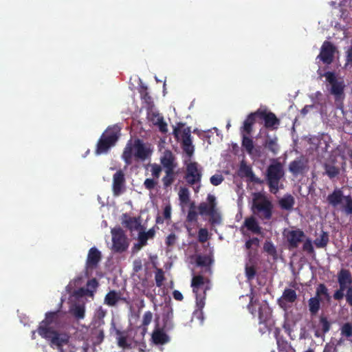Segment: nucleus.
Instances as JSON below:
<instances>
[{
    "label": "nucleus",
    "instance_id": "f257e3e1",
    "mask_svg": "<svg viewBox=\"0 0 352 352\" xmlns=\"http://www.w3.org/2000/svg\"><path fill=\"white\" fill-rule=\"evenodd\" d=\"M61 324L62 313L60 311H49L37 329L38 335L49 341L50 346L58 351H63V347L68 344L70 338L67 333L58 331Z\"/></svg>",
    "mask_w": 352,
    "mask_h": 352
},
{
    "label": "nucleus",
    "instance_id": "f03ea898",
    "mask_svg": "<svg viewBox=\"0 0 352 352\" xmlns=\"http://www.w3.org/2000/svg\"><path fill=\"white\" fill-rule=\"evenodd\" d=\"M152 153L151 145L137 138L126 142L121 157L125 164L129 166L133 162V158L138 162H144L151 157Z\"/></svg>",
    "mask_w": 352,
    "mask_h": 352
},
{
    "label": "nucleus",
    "instance_id": "7ed1b4c3",
    "mask_svg": "<svg viewBox=\"0 0 352 352\" xmlns=\"http://www.w3.org/2000/svg\"><path fill=\"white\" fill-rule=\"evenodd\" d=\"M207 201L201 202L196 206L195 201L190 203L187 220H197L198 215L208 217L209 220H221V214L217 206L216 197L208 195Z\"/></svg>",
    "mask_w": 352,
    "mask_h": 352
},
{
    "label": "nucleus",
    "instance_id": "20e7f679",
    "mask_svg": "<svg viewBox=\"0 0 352 352\" xmlns=\"http://www.w3.org/2000/svg\"><path fill=\"white\" fill-rule=\"evenodd\" d=\"M339 288L333 295L335 300L345 298L346 303L352 307V274L349 270L342 268L337 274Z\"/></svg>",
    "mask_w": 352,
    "mask_h": 352
},
{
    "label": "nucleus",
    "instance_id": "39448f33",
    "mask_svg": "<svg viewBox=\"0 0 352 352\" xmlns=\"http://www.w3.org/2000/svg\"><path fill=\"white\" fill-rule=\"evenodd\" d=\"M121 135V127L118 124L109 126L102 133L96 144L95 153L97 155L107 154L118 141Z\"/></svg>",
    "mask_w": 352,
    "mask_h": 352
},
{
    "label": "nucleus",
    "instance_id": "423d86ee",
    "mask_svg": "<svg viewBox=\"0 0 352 352\" xmlns=\"http://www.w3.org/2000/svg\"><path fill=\"white\" fill-rule=\"evenodd\" d=\"M285 176V171L283 164L279 162H275L268 166L265 173V180L269 190L272 194H276L283 184L280 183Z\"/></svg>",
    "mask_w": 352,
    "mask_h": 352
},
{
    "label": "nucleus",
    "instance_id": "0eeeda50",
    "mask_svg": "<svg viewBox=\"0 0 352 352\" xmlns=\"http://www.w3.org/2000/svg\"><path fill=\"white\" fill-rule=\"evenodd\" d=\"M252 208L254 214L261 219L270 220L272 216L273 204L265 193H253Z\"/></svg>",
    "mask_w": 352,
    "mask_h": 352
},
{
    "label": "nucleus",
    "instance_id": "6e6552de",
    "mask_svg": "<svg viewBox=\"0 0 352 352\" xmlns=\"http://www.w3.org/2000/svg\"><path fill=\"white\" fill-rule=\"evenodd\" d=\"M191 287L193 292L195 294L197 307L198 309L200 310L199 314H202L201 310L205 305L206 291L209 289L205 284L204 276L201 275L193 276Z\"/></svg>",
    "mask_w": 352,
    "mask_h": 352
},
{
    "label": "nucleus",
    "instance_id": "1a4fd4ad",
    "mask_svg": "<svg viewBox=\"0 0 352 352\" xmlns=\"http://www.w3.org/2000/svg\"><path fill=\"white\" fill-rule=\"evenodd\" d=\"M111 232L112 234V251L115 253L125 252L129 248V243L124 231L120 228H114Z\"/></svg>",
    "mask_w": 352,
    "mask_h": 352
},
{
    "label": "nucleus",
    "instance_id": "9d476101",
    "mask_svg": "<svg viewBox=\"0 0 352 352\" xmlns=\"http://www.w3.org/2000/svg\"><path fill=\"white\" fill-rule=\"evenodd\" d=\"M320 76H325L327 81L331 84L330 93L334 96L336 101L342 100L344 98V81H338L335 73L327 72L324 74H320Z\"/></svg>",
    "mask_w": 352,
    "mask_h": 352
},
{
    "label": "nucleus",
    "instance_id": "9b49d317",
    "mask_svg": "<svg viewBox=\"0 0 352 352\" xmlns=\"http://www.w3.org/2000/svg\"><path fill=\"white\" fill-rule=\"evenodd\" d=\"M173 133L175 138L179 140V135L182 140V148L188 157H191L194 153V146L192 142V137L190 135V128H184L182 131L180 129L175 128Z\"/></svg>",
    "mask_w": 352,
    "mask_h": 352
},
{
    "label": "nucleus",
    "instance_id": "f8f14e48",
    "mask_svg": "<svg viewBox=\"0 0 352 352\" xmlns=\"http://www.w3.org/2000/svg\"><path fill=\"white\" fill-rule=\"evenodd\" d=\"M336 52V46L331 42L325 41L321 46L320 52L316 57V60H319L325 65H331L333 61Z\"/></svg>",
    "mask_w": 352,
    "mask_h": 352
},
{
    "label": "nucleus",
    "instance_id": "ddd939ff",
    "mask_svg": "<svg viewBox=\"0 0 352 352\" xmlns=\"http://www.w3.org/2000/svg\"><path fill=\"white\" fill-rule=\"evenodd\" d=\"M201 176V170L198 168V164L197 162H190L187 164L184 179L189 185L192 186L200 183Z\"/></svg>",
    "mask_w": 352,
    "mask_h": 352
},
{
    "label": "nucleus",
    "instance_id": "4468645a",
    "mask_svg": "<svg viewBox=\"0 0 352 352\" xmlns=\"http://www.w3.org/2000/svg\"><path fill=\"white\" fill-rule=\"evenodd\" d=\"M102 260V253L96 247L89 249L86 260L85 267L87 271L95 270Z\"/></svg>",
    "mask_w": 352,
    "mask_h": 352
},
{
    "label": "nucleus",
    "instance_id": "2eb2a0df",
    "mask_svg": "<svg viewBox=\"0 0 352 352\" xmlns=\"http://www.w3.org/2000/svg\"><path fill=\"white\" fill-rule=\"evenodd\" d=\"M155 229L151 228L148 231H146V228L142 231L139 232L138 234V243H135L133 247V252H138L141 250L144 246L147 245V241L149 239H152L155 237Z\"/></svg>",
    "mask_w": 352,
    "mask_h": 352
},
{
    "label": "nucleus",
    "instance_id": "dca6fc26",
    "mask_svg": "<svg viewBox=\"0 0 352 352\" xmlns=\"http://www.w3.org/2000/svg\"><path fill=\"white\" fill-rule=\"evenodd\" d=\"M296 300V292L291 288H285L277 302L280 308L287 310L289 307V304H293Z\"/></svg>",
    "mask_w": 352,
    "mask_h": 352
},
{
    "label": "nucleus",
    "instance_id": "f3484780",
    "mask_svg": "<svg viewBox=\"0 0 352 352\" xmlns=\"http://www.w3.org/2000/svg\"><path fill=\"white\" fill-rule=\"evenodd\" d=\"M124 173L122 170H119L113 175L112 190L114 196H119L124 192Z\"/></svg>",
    "mask_w": 352,
    "mask_h": 352
},
{
    "label": "nucleus",
    "instance_id": "a211bd4d",
    "mask_svg": "<svg viewBox=\"0 0 352 352\" xmlns=\"http://www.w3.org/2000/svg\"><path fill=\"white\" fill-rule=\"evenodd\" d=\"M307 170V162L302 158H297L289 164V170L294 176L303 175Z\"/></svg>",
    "mask_w": 352,
    "mask_h": 352
},
{
    "label": "nucleus",
    "instance_id": "6ab92c4d",
    "mask_svg": "<svg viewBox=\"0 0 352 352\" xmlns=\"http://www.w3.org/2000/svg\"><path fill=\"white\" fill-rule=\"evenodd\" d=\"M160 163L164 170L175 169L177 166L176 157L170 150H165L164 151L163 155L160 157Z\"/></svg>",
    "mask_w": 352,
    "mask_h": 352
},
{
    "label": "nucleus",
    "instance_id": "aec40b11",
    "mask_svg": "<svg viewBox=\"0 0 352 352\" xmlns=\"http://www.w3.org/2000/svg\"><path fill=\"white\" fill-rule=\"evenodd\" d=\"M344 197L342 188H336L331 193L328 195L327 201L329 206L337 208L341 205Z\"/></svg>",
    "mask_w": 352,
    "mask_h": 352
},
{
    "label": "nucleus",
    "instance_id": "412c9836",
    "mask_svg": "<svg viewBox=\"0 0 352 352\" xmlns=\"http://www.w3.org/2000/svg\"><path fill=\"white\" fill-rule=\"evenodd\" d=\"M166 331L163 327H155L153 330L151 339L153 342L156 345H163L168 343L170 340L168 336L164 332Z\"/></svg>",
    "mask_w": 352,
    "mask_h": 352
},
{
    "label": "nucleus",
    "instance_id": "4be33fe9",
    "mask_svg": "<svg viewBox=\"0 0 352 352\" xmlns=\"http://www.w3.org/2000/svg\"><path fill=\"white\" fill-rule=\"evenodd\" d=\"M258 117L263 120L265 122V126L266 128H277L280 124V120L272 112L260 111L258 112Z\"/></svg>",
    "mask_w": 352,
    "mask_h": 352
},
{
    "label": "nucleus",
    "instance_id": "5701e85b",
    "mask_svg": "<svg viewBox=\"0 0 352 352\" xmlns=\"http://www.w3.org/2000/svg\"><path fill=\"white\" fill-rule=\"evenodd\" d=\"M305 234L300 230H292L287 235V241L290 248H296L302 241Z\"/></svg>",
    "mask_w": 352,
    "mask_h": 352
},
{
    "label": "nucleus",
    "instance_id": "b1692460",
    "mask_svg": "<svg viewBox=\"0 0 352 352\" xmlns=\"http://www.w3.org/2000/svg\"><path fill=\"white\" fill-rule=\"evenodd\" d=\"M173 311L172 307L169 306L164 307L162 313L163 329L169 331L173 328Z\"/></svg>",
    "mask_w": 352,
    "mask_h": 352
},
{
    "label": "nucleus",
    "instance_id": "393cba45",
    "mask_svg": "<svg viewBox=\"0 0 352 352\" xmlns=\"http://www.w3.org/2000/svg\"><path fill=\"white\" fill-rule=\"evenodd\" d=\"M148 118L149 120L154 124L158 126L159 130L162 133H166L168 131L167 124L164 122L163 116L160 113L152 112L148 113Z\"/></svg>",
    "mask_w": 352,
    "mask_h": 352
},
{
    "label": "nucleus",
    "instance_id": "a878e982",
    "mask_svg": "<svg viewBox=\"0 0 352 352\" xmlns=\"http://www.w3.org/2000/svg\"><path fill=\"white\" fill-rule=\"evenodd\" d=\"M120 300L125 301L126 299L121 297V294L120 292H117L115 290H111L106 294L104 302V304L108 306L114 307Z\"/></svg>",
    "mask_w": 352,
    "mask_h": 352
},
{
    "label": "nucleus",
    "instance_id": "bb28decb",
    "mask_svg": "<svg viewBox=\"0 0 352 352\" xmlns=\"http://www.w3.org/2000/svg\"><path fill=\"white\" fill-rule=\"evenodd\" d=\"M295 204L294 197L290 194L285 195L278 201V205L281 209L290 211L293 209Z\"/></svg>",
    "mask_w": 352,
    "mask_h": 352
},
{
    "label": "nucleus",
    "instance_id": "cd10ccee",
    "mask_svg": "<svg viewBox=\"0 0 352 352\" xmlns=\"http://www.w3.org/2000/svg\"><path fill=\"white\" fill-rule=\"evenodd\" d=\"M122 223L123 226L131 231L132 236H134L135 233L138 235L139 232L145 228V227L141 224V221H122Z\"/></svg>",
    "mask_w": 352,
    "mask_h": 352
},
{
    "label": "nucleus",
    "instance_id": "c85d7f7f",
    "mask_svg": "<svg viewBox=\"0 0 352 352\" xmlns=\"http://www.w3.org/2000/svg\"><path fill=\"white\" fill-rule=\"evenodd\" d=\"M179 200L180 201L181 206L184 208L187 204L191 203L190 201V192L187 188L181 187L179 192Z\"/></svg>",
    "mask_w": 352,
    "mask_h": 352
},
{
    "label": "nucleus",
    "instance_id": "c756f323",
    "mask_svg": "<svg viewBox=\"0 0 352 352\" xmlns=\"http://www.w3.org/2000/svg\"><path fill=\"white\" fill-rule=\"evenodd\" d=\"M117 336L118 345L122 349L131 347V344L127 342V335L126 332L121 331L119 329L116 330Z\"/></svg>",
    "mask_w": 352,
    "mask_h": 352
},
{
    "label": "nucleus",
    "instance_id": "7c9ffc66",
    "mask_svg": "<svg viewBox=\"0 0 352 352\" xmlns=\"http://www.w3.org/2000/svg\"><path fill=\"white\" fill-rule=\"evenodd\" d=\"M341 211L346 214L351 215L352 214V197L351 195L345 196L343 199L342 203L340 205Z\"/></svg>",
    "mask_w": 352,
    "mask_h": 352
},
{
    "label": "nucleus",
    "instance_id": "2f4dec72",
    "mask_svg": "<svg viewBox=\"0 0 352 352\" xmlns=\"http://www.w3.org/2000/svg\"><path fill=\"white\" fill-rule=\"evenodd\" d=\"M165 170V176L162 178V182L165 188L170 186L175 179L176 173L175 169H168Z\"/></svg>",
    "mask_w": 352,
    "mask_h": 352
},
{
    "label": "nucleus",
    "instance_id": "473e14b6",
    "mask_svg": "<svg viewBox=\"0 0 352 352\" xmlns=\"http://www.w3.org/2000/svg\"><path fill=\"white\" fill-rule=\"evenodd\" d=\"M324 173L329 179H332L340 174V168L334 165L325 163L323 165Z\"/></svg>",
    "mask_w": 352,
    "mask_h": 352
},
{
    "label": "nucleus",
    "instance_id": "72a5a7b5",
    "mask_svg": "<svg viewBox=\"0 0 352 352\" xmlns=\"http://www.w3.org/2000/svg\"><path fill=\"white\" fill-rule=\"evenodd\" d=\"M248 135H242V147L246 151L249 155H252L254 151V142L253 140L248 136Z\"/></svg>",
    "mask_w": 352,
    "mask_h": 352
},
{
    "label": "nucleus",
    "instance_id": "f704fd0d",
    "mask_svg": "<svg viewBox=\"0 0 352 352\" xmlns=\"http://www.w3.org/2000/svg\"><path fill=\"white\" fill-rule=\"evenodd\" d=\"M264 146L270 151L274 155L277 154L279 151V146L277 144V138H269L265 140Z\"/></svg>",
    "mask_w": 352,
    "mask_h": 352
},
{
    "label": "nucleus",
    "instance_id": "c9c22d12",
    "mask_svg": "<svg viewBox=\"0 0 352 352\" xmlns=\"http://www.w3.org/2000/svg\"><path fill=\"white\" fill-rule=\"evenodd\" d=\"M309 309L312 316L316 315L320 307V299L318 297L311 298L309 300Z\"/></svg>",
    "mask_w": 352,
    "mask_h": 352
},
{
    "label": "nucleus",
    "instance_id": "e433bc0d",
    "mask_svg": "<svg viewBox=\"0 0 352 352\" xmlns=\"http://www.w3.org/2000/svg\"><path fill=\"white\" fill-rule=\"evenodd\" d=\"M245 274L248 280H252L255 278L256 274V265H250L249 263H247L245 267Z\"/></svg>",
    "mask_w": 352,
    "mask_h": 352
},
{
    "label": "nucleus",
    "instance_id": "4c0bfd02",
    "mask_svg": "<svg viewBox=\"0 0 352 352\" xmlns=\"http://www.w3.org/2000/svg\"><path fill=\"white\" fill-rule=\"evenodd\" d=\"M329 242V235L327 232H323L320 237L314 240V244L318 248H323L327 246Z\"/></svg>",
    "mask_w": 352,
    "mask_h": 352
},
{
    "label": "nucleus",
    "instance_id": "58836bf2",
    "mask_svg": "<svg viewBox=\"0 0 352 352\" xmlns=\"http://www.w3.org/2000/svg\"><path fill=\"white\" fill-rule=\"evenodd\" d=\"M319 326L321 327L322 333L325 334L329 332L331 329V322L326 316H321L320 317Z\"/></svg>",
    "mask_w": 352,
    "mask_h": 352
},
{
    "label": "nucleus",
    "instance_id": "ea45409f",
    "mask_svg": "<svg viewBox=\"0 0 352 352\" xmlns=\"http://www.w3.org/2000/svg\"><path fill=\"white\" fill-rule=\"evenodd\" d=\"M98 286V282L96 278H94L89 280L87 283V292L86 294L89 296H93L94 292H96Z\"/></svg>",
    "mask_w": 352,
    "mask_h": 352
},
{
    "label": "nucleus",
    "instance_id": "a19ab883",
    "mask_svg": "<svg viewBox=\"0 0 352 352\" xmlns=\"http://www.w3.org/2000/svg\"><path fill=\"white\" fill-rule=\"evenodd\" d=\"M340 334L346 338L352 337V323L346 322L343 324L340 328Z\"/></svg>",
    "mask_w": 352,
    "mask_h": 352
},
{
    "label": "nucleus",
    "instance_id": "79ce46f5",
    "mask_svg": "<svg viewBox=\"0 0 352 352\" xmlns=\"http://www.w3.org/2000/svg\"><path fill=\"white\" fill-rule=\"evenodd\" d=\"M245 226L250 231L256 234H261V228L258 221H244Z\"/></svg>",
    "mask_w": 352,
    "mask_h": 352
},
{
    "label": "nucleus",
    "instance_id": "37998d69",
    "mask_svg": "<svg viewBox=\"0 0 352 352\" xmlns=\"http://www.w3.org/2000/svg\"><path fill=\"white\" fill-rule=\"evenodd\" d=\"M73 314L78 319H82L85 317V309L84 305H76L73 309Z\"/></svg>",
    "mask_w": 352,
    "mask_h": 352
},
{
    "label": "nucleus",
    "instance_id": "c03bdc74",
    "mask_svg": "<svg viewBox=\"0 0 352 352\" xmlns=\"http://www.w3.org/2000/svg\"><path fill=\"white\" fill-rule=\"evenodd\" d=\"M196 263L199 266L206 267L211 264L212 260L210 257L206 256H198L196 259Z\"/></svg>",
    "mask_w": 352,
    "mask_h": 352
},
{
    "label": "nucleus",
    "instance_id": "a18cd8bd",
    "mask_svg": "<svg viewBox=\"0 0 352 352\" xmlns=\"http://www.w3.org/2000/svg\"><path fill=\"white\" fill-rule=\"evenodd\" d=\"M164 279L165 277L163 270L162 269H157L155 276V280L157 287H162Z\"/></svg>",
    "mask_w": 352,
    "mask_h": 352
},
{
    "label": "nucleus",
    "instance_id": "49530a36",
    "mask_svg": "<svg viewBox=\"0 0 352 352\" xmlns=\"http://www.w3.org/2000/svg\"><path fill=\"white\" fill-rule=\"evenodd\" d=\"M317 296H324L328 300L330 298L328 293V289L324 284H320L316 289Z\"/></svg>",
    "mask_w": 352,
    "mask_h": 352
},
{
    "label": "nucleus",
    "instance_id": "de8ad7c7",
    "mask_svg": "<svg viewBox=\"0 0 352 352\" xmlns=\"http://www.w3.org/2000/svg\"><path fill=\"white\" fill-rule=\"evenodd\" d=\"M151 171L152 176L155 179H158L160 176V173L162 172L161 166L155 163V164H151Z\"/></svg>",
    "mask_w": 352,
    "mask_h": 352
},
{
    "label": "nucleus",
    "instance_id": "09e8293b",
    "mask_svg": "<svg viewBox=\"0 0 352 352\" xmlns=\"http://www.w3.org/2000/svg\"><path fill=\"white\" fill-rule=\"evenodd\" d=\"M152 319V312L150 311H146L143 315L142 325L144 327H147L151 322Z\"/></svg>",
    "mask_w": 352,
    "mask_h": 352
},
{
    "label": "nucleus",
    "instance_id": "8fccbe9b",
    "mask_svg": "<svg viewBox=\"0 0 352 352\" xmlns=\"http://www.w3.org/2000/svg\"><path fill=\"white\" fill-rule=\"evenodd\" d=\"M252 125L244 120L243 125L241 129V134L250 135L252 131Z\"/></svg>",
    "mask_w": 352,
    "mask_h": 352
},
{
    "label": "nucleus",
    "instance_id": "3c124183",
    "mask_svg": "<svg viewBox=\"0 0 352 352\" xmlns=\"http://www.w3.org/2000/svg\"><path fill=\"white\" fill-rule=\"evenodd\" d=\"M352 66V46H350L346 51L345 67Z\"/></svg>",
    "mask_w": 352,
    "mask_h": 352
},
{
    "label": "nucleus",
    "instance_id": "603ef678",
    "mask_svg": "<svg viewBox=\"0 0 352 352\" xmlns=\"http://www.w3.org/2000/svg\"><path fill=\"white\" fill-rule=\"evenodd\" d=\"M157 184V182L154 179L147 178L144 182V186L147 190H151L155 188Z\"/></svg>",
    "mask_w": 352,
    "mask_h": 352
},
{
    "label": "nucleus",
    "instance_id": "864d4df0",
    "mask_svg": "<svg viewBox=\"0 0 352 352\" xmlns=\"http://www.w3.org/2000/svg\"><path fill=\"white\" fill-rule=\"evenodd\" d=\"M176 241H177V236H176L175 234L170 233V234H168L167 236L165 243L168 247H171L175 244Z\"/></svg>",
    "mask_w": 352,
    "mask_h": 352
},
{
    "label": "nucleus",
    "instance_id": "5fc2aeb1",
    "mask_svg": "<svg viewBox=\"0 0 352 352\" xmlns=\"http://www.w3.org/2000/svg\"><path fill=\"white\" fill-rule=\"evenodd\" d=\"M302 249L304 251L308 252L309 254H311L314 252L312 242L310 239H308L305 241L303 243Z\"/></svg>",
    "mask_w": 352,
    "mask_h": 352
},
{
    "label": "nucleus",
    "instance_id": "6e6d98bb",
    "mask_svg": "<svg viewBox=\"0 0 352 352\" xmlns=\"http://www.w3.org/2000/svg\"><path fill=\"white\" fill-rule=\"evenodd\" d=\"M210 183L214 186H218L223 181V177L221 175H214L210 179Z\"/></svg>",
    "mask_w": 352,
    "mask_h": 352
},
{
    "label": "nucleus",
    "instance_id": "4d7b16f0",
    "mask_svg": "<svg viewBox=\"0 0 352 352\" xmlns=\"http://www.w3.org/2000/svg\"><path fill=\"white\" fill-rule=\"evenodd\" d=\"M142 261L140 258H137L133 262V271L138 273L142 270Z\"/></svg>",
    "mask_w": 352,
    "mask_h": 352
},
{
    "label": "nucleus",
    "instance_id": "13d9d810",
    "mask_svg": "<svg viewBox=\"0 0 352 352\" xmlns=\"http://www.w3.org/2000/svg\"><path fill=\"white\" fill-rule=\"evenodd\" d=\"M199 240L200 242H206L208 240V231L206 229L201 228L199 231Z\"/></svg>",
    "mask_w": 352,
    "mask_h": 352
},
{
    "label": "nucleus",
    "instance_id": "bf43d9fd",
    "mask_svg": "<svg viewBox=\"0 0 352 352\" xmlns=\"http://www.w3.org/2000/svg\"><path fill=\"white\" fill-rule=\"evenodd\" d=\"M259 244V240L258 238L256 237H254L252 239H250L249 240H248L246 242H245V248L246 249L249 250L252 248V245H255L256 246H258Z\"/></svg>",
    "mask_w": 352,
    "mask_h": 352
},
{
    "label": "nucleus",
    "instance_id": "052dcab7",
    "mask_svg": "<svg viewBox=\"0 0 352 352\" xmlns=\"http://www.w3.org/2000/svg\"><path fill=\"white\" fill-rule=\"evenodd\" d=\"M258 112H260L259 111H256V112H254V113H251L250 114H249L247 117V118L245 120L246 122L250 123L252 126L254 125V124L256 122V118L258 116Z\"/></svg>",
    "mask_w": 352,
    "mask_h": 352
},
{
    "label": "nucleus",
    "instance_id": "680f3d73",
    "mask_svg": "<svg viewBox=\"0 0 352 352\" xmlns=\"http://www.w3.org/2000/svg\"><path fill=\"white\" fill-rule=\"evenodd\" d=\"M240 168H241V170L244 172L245 175L247 177H250V176L253 175L252 168L250 166H247L245 164L242 163Z\"/></svg>",
    "mask_w": 352,
    "mask_h": 352
},
{
    "label": "nucleus",
    "instance_id": "e2e57ef3",
    "mask_svg": "<svg viewBox=\"0 0 352 352\" xmlns=\"http://www.w3.org/2000/svg\"><path fill=\"white\" fill-rule=\"evenodd\" d=\"M104 338V333L103 330H100L98 333H97L96 336L95 337L94 344H100L102 342Z\"/></svg>",
    "mask_w": 352,
    "mask_h": 352
},
{
    "label": "nucleus",
    "instance_id": "0e129e2a",
    "mask_svg": "<svg viewBox=\"0 0 352 352\" xmlns=\"http://www.w3.org/2000/svg\"><path fill=\"white\" fill-rule=\"evenodd\" d=\"M276 342L278 345V352H287L285 349L287 343L285 341H280L279 338L276 339Z\"/></svg>",
    "mask_w": 352,
    "mask_h": 352
},
{
    "label": "nucleus",
    "instance_id": "69168bd1",
    "mask_svg": "<svg viewBox=\"0 0 352 352\" xmlns=\"http://www.w3.org/2000/svg\"><path fill=\"white\" fill-rule=\"evenodd\" d=\"M170 215H171V206L170 205H167L164 208L163 216L166 219H168L170 218Z\"/></svg>",
    "mask_w": 352,
    "mask_h": 352
},
{
    "label": "nucleus",
    "instance_id": "338daca9",
    "mask_svg": "<svg viewBox=\"0 0 352 352\" xmlns=\"http://www.w3.org/2000/svg\"><path fill=\"white\" fill-rule=\"evenodd\" d=\"M253 303H254V297L252 296L250 297V302L248 305V309L249 310V311L253 315V316H255L256 315V309H254L253 307Z\"/></svg>",
    "mask_w": 352,
    "mask_h": 352
},
{
    "label": "nucleus",
    "instance_id": "774afa93",
    "mask_svg": "<svg viewBox=\"0 0 352 352\" xmlns=\"http://www.w3.org/2000/svg\"><path fill=\"white\" fill-rule=\"evenodd\" d=\"M173 296L175 300L179 301H182L184 298L182 294L178 290L173 291Z\"/></svg>",
    "mask_w": 352,
    "mask_h": 352
}]
</instances>
